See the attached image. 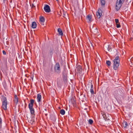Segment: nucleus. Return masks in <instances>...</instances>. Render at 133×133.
Wrapping results in <instances>:
<instances>
[{"instance_id":"nucleus-13","label":"nucleus","mask_w":133,"mask_h":133,"mask_svg":"<svg viewBox=\"0 0 133 133\" xmlns=\"http://www.w3.org/2000/svg\"><path fill=\"white\" fill-rule=\"evenodd\" d=\"M78 72H81L82 70V69L81 67L80 66L78 65L77 68L76 69V70Z\"/></svg>"},{"instance_id":"nucleus-23","label":"nucleus","mask_w":133,"mask_h":133,"mask_svg":"<svg viewBox=\"0 0 133 133\" xmlns=\"http://www.w3.org/2000/svg\"><path fill=\"white\" fill-rule=\"evenodd\" d=\"M115 21L116 24L118 23L119 22L118 20L117 19H115Z\"/></svg>"},{"instance_id":"nucleus-12","label":"nucleus","mask_w":133,"mask_h":133,"mask_svg":"<svg viewBox=\"0 0 133 133\" xmlns=\"http://www.w3.org/2000/svg\"><path fill=\"white\" fill-rule=\"evenodd\" d=\"M31 26L33 29L36 28L37 26L36 23L35 22H33Z\"/></svg>"},{"instance_id":"nucleus-18","label":"nucleus","mask_w":133,"mask_h":133,"mask_svg":"<svg viewBox=\"0 0 133 133\" xmlns=\"http://www.w3.org/2000/svg\"><path fill=\"white\" fill-rule=\"evenodd\" d=\"M101 2L102 5H104L105 4V0H101Z\"/></svg>"},{"instance_id":"nucleus-11","label":"nucleus","mask_w":133,"mask_h":133,"mask_svg":"<svg viewBox=\"0 0 133 133\" xmlns=\"http://www.w3.org/2000/svg\"><path fill=\"white\" fill-rule=\"evenodd\" d=\"M102 115L103 116V117L106 119H107V120H109V118H108L106 116V115L105 113L104 112H102L101 113Z\"/></svg>"},{"instance_id":"nucleus-21","label":"nucleus","mask_w":133,"mask_h":133,"mask_svg":"<svg viewBox=\"0 0 133 133\" xmlns=\"http://www.w3.org/2000/svg\"><path fill=\"white\" fill-rule=\"evenodd\" d=\"M106 64L108 66H109L111 65V62L109 61H107L106 62Z\"/></svg>"},{"instance_id":"nucleus-28","label":"nucleus","mask_w":133,"mask_h":133,"mask_svg":"<svg viewBox=\"0 0 133 133\" xmlns=\"http://www.w3.org/2000/svg\"><path fill=\"white\" fill-rule=\"evenodd\" d=\"M3 2L5 3V2L7 1V0H3Z\"/></svg>"},{"instance_id":"nucleus-17","label":"nucleus","mask_w":133,"mask_h":133,"mask_svg":"<svg viewBox=\"0 0 133 133\" xmlns=\"http://www.w3.org/2000/svg\"><path fill=\"white\" fill-rule=\"evenodd\" d=\"M60 113L62 115H64L65 113V111L64 109H61L60 111Z\"/></svg>"},{"instance_id":"nucleus-19","label":"nucleus","mask_w":133,"mask_h":133,"mask_svg":"<svg viewBox=\"0 0 133 133\" xmlns=\"http://www.w3.org/2000/svg\"><path fill=\"white\" fill-rule=\"evenodd\" d=\"M123 125L124 127H126L128 125L127 123L126 122H124L123 123Z\"/></svg>"},{"instance_id":"nucleus-16","label":"nucleus","mask_w":133,"mask_h":133,"mask_svg":"<svg viewBox=\"0 0 133 133\" xmlns=\"http://www.w3.org/2000/svg\"><path fill=\"white\" fill-rule=\"evenodd\" d=\"M40 22H42V23L44 22V19L43 17H41L40 18Z\"/></svg>"},{"instance_id":"nucleus-20","label":"nucleus","mask_w":133,"mask_h":133,"mask_svg":"<svg viewBox=\"0 0 133 133\" xmlns=\"http://www.w3.org/2000/svg\"><path fill=\"white\" fill-rule=\"evenodd\" d=\"M87 18L89 20V21H90L91 18V16L88 15L87 16Z\"/></svg>"},{"instance_id":"nucleus-8","label":"nucleus","mask_w":133,"mask_h":133,"mask_svg":"<svg viewBox=\"0 0 133 133\" xmlns=\"http://www.w3.org/2000/svg\"><path fill=\"white\" fill-rule=\"evenodd\" d=\"M63 76L64 78V79L65 80L67 79V75L66 74V72L64 70L63 73Z\"/></svg>"},{"instance_id":"nucleus-25","label":"nucleus","mask_w":133,"mask_h":133,"mask_svg":"<svg viewBox=\"0 0 133 133\" xmlns=\"http://www.w3.org/2000/svg\"><path fill=\"white\" fill-rule=\"evenodd\" d=\"M120 25L118 23L116 24V27L117 28H119L120 27Z\"/></svg>"},{"instance_id":"nucleus-7","label":"nucleus","mask_w":133,"mask_h":133,"mask_svg":"<svg viewBox=\"0 0 133 133\" xmlns=\"http://www.w3.org/2000/svg\"><path fill=\"white\" fill-rule=\"evenodd\" d=\"M44 9L45 11L46 12H50L51 11L50 7L47 5L45 6L44 7Z\"/></svg>"},{"instance_id":"nucleus-27","label":"nucleus","mask_w":133,"mask_h":133,"mask_svg":"<svg viewBox=\"0 0 133 133\" xmlns=\"http://www.w3.org/2000/svg\"><path fill=\"white\" fill-rule=\"evenodd\" d=\"M3 54L4 55H5L6 54V52L5 51H4V50H3Z\"/></svg>"},{"instance_id":"nucleus-9","label":"nucleus","mask_w":133,"mask_h":133,"mask_svg":"<svg viewBox=\"0 0 133 133\" xmlns=\"http://www.w3.org/2000/svg\"><path fill=\"white\" fill-rule=\"evenodd\" d=\"M90 91L91 95H93L94 94V90L93 85L92 84H91V89Z\"/></svg>"},{"instance_id":"nucleus-5","label":"nucleus","mask_w":133,"mask_h":133,"mask_svg":"<svg viewBox=\"0 0 133 133\" xmlns=\"http://www.w3.org/2000/svg\"><path fill=\"white\" fill-rule=\"evenodd\" d=\"M55 71L58 72H60V66L58 63H57L55 64Z\"/></svg>"},{"instance_id":"nucleus-2","label":"nucleus","mask_w":133,"mask_h":133,"mask_svg":"<svg viewBox=\"0 0 133 133\" xmlns=\"http://www.w3.org/2000/svg\"><path fill=\"white\" fill-rule=\"evenodd\" d=\"M119 56L116 57L114 59L113 68L115 70H116L119 66Z\"/></svg>"},{"instance_id":"nucleus-15","label":"nucleus","mask_w":133,"mask_h":133,"mask_svg":"<svg viewBox=\"0 0 133 133\" xmlns=\"http://www.w3.org/2000/svg\"><path fill=\"white\" fill-rule=\"evenodd\" d=\"M58 31L60 35H63L62 31L61 29L60 28H58Z\"/></svg>"},{"instance_id":"nucleus-1","label":"nucleus","mask_w":133,"mask_h":133,"mask_svg":"<svg viewBox=\"0 0 133 133\" xmlns=\"http://www.w3.org/2000/svg\"><path fill=\"white\" fill-rule=\"evenodd\" d=\"M34 100L33 99L30 100V103L29 104L28 107L29 109L31 115H32L31 122L33 123L35 122L34 109L33 108V104L34 103Z\"/></svg>"},{"instance_id":"nucleus-4","label":"nucleus","mask_w":133,"mask_h":133,"mask_svg":"<svg viewBox=\"0 0 133 133\" xmlns=\"http://www.w3.org/2000/svg\"><path fill=\"white\" fill-rule=\"evenodd\" d=\"M3 102L2 104V108L4 110H6L7 109V102L6 100V98L5 97H2Z\"/></svg>"},{"instance_id":"nucleus-22","label":"nucleus","mask_w":133,"mask_h":133,"mask_svg":"<svg viewBox=\"0 0 133 133\" xmlns=\"http://www.w3.org/2000/svg\"><path fill=\"white\" fill-rule=\"evenodd\" d=\"M89 122L90 124H91L93 123V121L91 119H89Z\"/></svg>"},{"instance_id":"nucleus-29","label":"nucleus","mask_w":133,"mask_h":133,"mask_svg":"<svg viewBox=\"0 0 133 133\" xmlns=\"http://www.w3.org/2000/svg\"><path fill=\"white\" fill-rule=\"evenodd\" d=\"M57 1H58V0H56Z\"/></svg>"},{"instance_id":"nucleus-6","label":"nucleus","mask_w":133,"mask_h":133,"mask_svg":"<svg viewBox=\"0 0 133 133\" xmlns=\"http://www.w3.org/2000/svg\"><path fill=\"white\" fill-rule=\"evenodd\" d=\"M96 16L97 18H99L102 16V10L101 9L98 10L96 13Z\"/></svg>"},{"instance_id":"nucleus-3","label":"nucleus","mask_w":133,"mask_h":133,"mask_svg":"<svg viewBox=\"0 0 133 133\" xmlns=\"http://www.w3.org/2000/svg\"><path fill=\"white\" fill-rule=\"evenodd\" d=\"M124 1L125 0H117L116 5V9L117 11L120 9Z\"/></svg>"},{"instance_id":"nucleus-14","label":"nucleus","mask_w":133,"mask_h":133,"mask_svg":"<svg viewBox=\"0 0 133 133\" xmlns=\"http://www.w3.org/2000/svg\"><path fill=\"white\" fill-rule=\"evenodd\" d=\"M14 102L16 104L18 102V98L17 95H15V99L14 100Z\"/></svg>"},{"instance_id":"nucleus-26","label":"nucleus","mask_w":133,"mask_h":133,"mask_svg":"<svg viewBox=\"0 0 133 133\" xmlns=\"http://www.w3.org/2000/svg\"><path fill=\"white\" fill-rule=\"evenodd\" d=\"M53 51L52 50H51L49 52V54L51 56L53 54Z\"/></svg>"},{"instance_id":"nucleus-24","label":"nucleus","mask_w":133,"mask_h":133,"mask_svg":"<svg viewBox=\"0 0 133 133\" xmlns=\"http://www.w3.org/2000/svg\"><path fill=\"white\" fill-rule=\"evenodd\" d=\"M117 91H115V93H114V95L116 96L117 95L116 94V93H117Z\"/></svg>"},{"instance_id":"nucleus-10","label":"nucleus","mask_w":133,"mask_h":133,"mask_svg":"<svg viewBox=\"0 0 133 133\" xmlns=\"http://www.w3.org/2000/svg\"><path fill=\"white\" fill-rule=\"evenodd\" d=\"M42 98L41 96L39 94H38L37 95V101L38 102H40L41 101Z\"/></svg>"}]
</instances>
